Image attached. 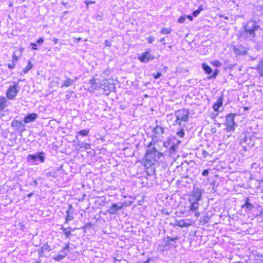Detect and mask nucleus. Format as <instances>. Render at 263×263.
Instances as JSON below:
<instances>
[{
    "mask_svg": "<svg viewBox=\"0 0 263 263\" xmlns=\"http://www.w3.org/2000/svg\"><path fill=\"white\" fill-rule=\"evenodd\" d=\"M80 148H84L85 149H89L90 148V144L87 143L82 142L79 144Z\"/></svg>",
    "mask_w": 263,
    "mask_h": 263,
    "instance_id": "2f4dec72",
    "label": "nucleus"
},
{
    "mask_svg": "<svg viewBox=\"0 0 263 263\" xmlns=\"http://www.w3.org/2000/svg\"><path fill=\"white\" fill-rule=\"evenodd\" d=\"M195 215L196 217H198L200 216V213L199 212H197L195 211Z\"/></svg>",
    "mask_w": 263,
    "mask_h": 263,
    "instance_id": "052dcab7",
    "label": "nucleus"
},
{
    "mask_svg": "<svg viewBox=\"0 0 263 263\" xmlns=\"http://www.w3.org/2000/svg\"><path fill=\"white\" fill-rule=\"evenodd\" d=\"M37 117V115L36 113L28 114L24 118V122L25 123H29L35 120Z\"/></svg>",
    "mask_w": 263,
    "mask_h": 263,
    "instance_id": "4468645a",
    "label": "nucleus"
},
{
    "mask_svg": "<svg viewBox=\"0 0 263 263\" xmlns=\"http://www.w3.org/2000/svg\"><path fill=\"white\" fill-rule=\"evenodd\" d=\"M257 69L261 77L263 76V60L259 62L257 65Z\"/></svg>",
    "mask_w": 263,
    "mask_h": 263,
    "instance_id": "bb28decb",
    "label": "nucleus"
},
{
    "mask_svg": "<svg viewBox=\"0 0 263 263\" xmlns=\"http://www.w3.org/2000/svg\"><path fill=\"white\" fill-rule=\"evenodd\" d=\"M69 249V243H67L63 248V250L67 251Z\"/></svg>",
    "mask_w": 263,
    "mask_h": 263,
    "instance_id": "603ef678",
    "label": "nucleus"
},
{
    "mask_svg": "<svg viewBox=\"0 0 263 263\" xmlns=\"http://www.w3.org/2000/svg\"><path fill=\"white\" fill-rule=\"evenodd\" d=\"M147 40L149 44H151L154 41V38L152 36H149L147 38Z\"/></svg>",
    "mask_w": 263,
    "mask_h": 263,
    "instance_id": "a18cd8bd",
    "label": "nucleus"
},
{
    "mask_svg": "<svg viewBox=\"0 0 263 263\" xmlns=\"http://www.w3.org/2000/svg\"><path fill=\"white\" fill-rule=\"evenodd\" d=\"M208 221V217H204L203 218V222L204 223H206Z\"/></svg>",
    "mask_w": 263,
    "mask_h": 263,
    "instance_id": "bf43d9fd",
    "label": "nucleus"
},
{
    "mask_svg": "<svg viewBox=\"0 0 263 263\" xmlns=\"http://www.w3.org/2000/svg\"><path fill=\"white\" fill-rule=\"evenodd\" d=\"M20 89L19 84L17 82H14L13 85L10 86L7 89L6 95L9 100H14Z\"/></svg>",
    "mask_w": 263,
    "mask_h": 263,
    "instance_id": "39448f33",
    "label": "nucleus"
},
{
    "mask_svg": "<svg viewBox=\"0 0 263 263\" xmlns=\"http://www.w3.org/2000/svg\"><path fill=\"white\" fill-rule=\"evenodd\" d=\"M66 257V254H59L58 255H57V256L55 257L54 258V259L56 261H60L62 259H63L64 258H65Z\"/></svg>",
    "mask_w": 263,
    "mask_h": 263,
    "instance_id": "72a5a7b5",
    "label": "nucleus"
},
{
    "mask_svg": "<svg viewBox=\"0 0 263 263\" xmlns=\"http://www.w3.org/2000/svg\"><path fill=\"white\" fill-rule=\"evenodd\" d=\"M255 140V137L252 136L249 138L247 136H245L243 138H241L240 140V144L242 146L245 151H247V148H251L253 147L254 144V141Z\"/></svg>",
    "mask_w": 263,
    "mask_h": 263,
    "instance_id": "0eeeda50",
    "label": "nucleus"
},
{
    "mask_svg": "<svg viewBox=\"0 0 263 263\" xmlns=\"http://www.w3.org/2000/svg\"><path fill=\"white\" fill-rule=\"evenodd\" d=\"M17 60H18L17 57L15 54H13V55L12 56V63H14L15 64L17 62Z\"/></svg>",
    "mask_w": 263,
    "mask_h": 263,
    "instance_id": "79ce46f5",
    "label": "nucleus"
},
{
    "mask_svg": "<svg viewBox=\"0 0 263 263\" xmlns=\"http://www.w3.org/2000/svg\"><path fill=\"white\" fill-rule=\"evenodd\" d=\"M186 18L185 15L181 16L178 20V22L179 23H183L185 22Z\"/></svg>",
    "mask_w": 263,
    "mask_h": 263,
    "instance_id": "58836bf2",
    "label": "nucleus"
},
{
    "mask_svg": "<svg viewBox=\"0 0 263 263\" xmlns=\"http://www.w3.org/2000/svg\"><path fill=\"white\" fill-rule=\"evenodd\" d=\"M202 155L205 158L208 155H209V153L206 151H203Z\"/></svg>",
    "mask_w": 263,
    "mask_h": 263,
    "instance_id": "3c124183",
    "label": "nucleus"
},
{
    "mask_svg": "<svg viewBox=\"0 0 263 263\" xmlns=\"http://www.w3.org/2000/svg\"><path fill=\"white\" fill-rule=\"evenodd\" d=\"M250 199L249 198H246L244 204L242 205V209L246 208L247 210L251 211L254 208V206L250 202Z\"/></svg>",
    "mask_w": 263,
    "mask_h": 263,
    "instance_id": "f3484780",
    "label": "nucleus"
},
{
    "mask_svg": "<svg viewBox=\"0 0 263 263\" xmlns=\"http://www.w3.org/2000/svg\"><path fill=\"white\" fill-rule=\"evenodd\" d=\"M203 10V6L202 5L200 6L197 10H196L193 11V15L195 17L197 16L200 13V12Z\"/></svg>",
    "mask_w": 263,
    "mask_h": 263,
    "instance_id": "7c9ffc66",
    "label": "nucleus"
},
{
    "mask_svg": "<svg viewBox=\"0 0 263 263\" xmlns=\"http://www.w3.org/2000/svg\"><path fill=\"white\" fill-rule=\"evenodd\" d=\"M44 42V39L42 38V37H40L37 41H36V43L37 44H39L40 45H41L42 44H43Z\"/></svg>",
    "mask_w": 263,
    "mask_h": 263,
    "instance_id": "49530a36",
    "label": "nucleus"
},
{
    "mask_svg": "<svg viewBox=\"0 0 263 263\" xmlns=\"http://www.w3.org/2000/svg\"><path fill=\"white\" fill-rule=\"evenodd\" d=\"M41 249H43V251L50 252L52 250L51 247L48 245L47 243H45L41 248Z\"/></svg>",
    "mask_w": 263,
    "mask_h": 263,
    "instance_id": "473e14b6",
    "label": "nucleus"
},
{
    "mask_svg": "<svg viewBox=\"0 0 263 263\" xmlns=\"http://www.w3.org/2000/svg\"><path fill=\"white\" fill-rule=\"evenodd\" d=\"M103 85L104 86V89L105 91H114L116 89L115 85L112 80H106Z\"/></svg>",
    "mask_w": 263,
    "mask_h": 263,
    "instance_id": "f8f14e48",
    "label": "nucleus"
},
{
    "mask_svg": "<svg viewBox=\"0 0 263 263\" xmlns=\"http://www.w3.org/2000/svg\"><path fill=\"white\" fill-rule=\"evenodd\" d=\"M139 60L141 62L146 63L150 60L154 59V56L151 54L149 51H146L143 52L142 55L139 57Z\"/></svg>",
    "mask_w": 263,
    "mask_h": 263,
    "instance_id": "9b49d317",
    "label": "nucleus"
},
{
    "mask_svg": "<svg viewBox=\"0 0 263 263\" xmlns=\"http://www.w3.org/2000/svg\"><path fill=\"white\" fill-rule=\"evenodd\" d=\"M27 160L28 161H31L32 163H34L37 160L36 154H29L27 157Z\"/></svg>",
    "mask_w": 263,
    "mask_h": 263,
    "instance_id": "a878e982",
    "label": "nucleus"
},
{
    "mask_svg": "<svg viewBox=\"0 0 263 263\" xmlns=\"http://www.w3.org/2000/svg\"><path fill=\"white\" fill-rule=\"evenodd\" d=\"M260 27L258 23L254 21H249L243 24V29H241L237 35L239 40H250L253 41L259 35L257 33L261 30Z\"/></svg>",
    "mask_w": 263,
    "mask_h": 263,
    "instance_id": "f257e3e1",
    "label": "nucleus"
},
{
    "mask_svg": "<svg viewBox=\"0 0 263 263\" xmlns=\"http://www.w3.org/2000/svg\"><path fill=\"white\" fill-rule=\"evenodd\" d=\"M61 254H66V256L67 255V252H66V251H65V250H63V249H62V250L61 251Z\"/></svg>",
    "mask_w": 263,
    "mask_h": 263,
    "instance_id": "0e129e2a",
    "label": "nucleus"
},
{
    "mask_svg": "<svg viewBox=\"0 0 263 263\" xmlns=\"http://www.w3.org/2000/svg\"><path fill=\"white\" fill-rule=\"evenodd\" d=\"M153 132L154 133V135L152 137V140L154 141V143H156V141L158 140H161L159 139L161 136L164 133V128L157 125L153 129Z\"/></svg>",
    "mask_w": 263,
    "mask_h": 263,
    "instance_id": "6e6552de",
    "label": "nucleus"
},
{
    "mask_svg": "<svg viewBox=\"0 0 263 263\" xmlns=\"http://www.w3.org/2000/svg\"><path fill=\"white\" fill-rule=\"evenodd\" d=\"M111 42L108 40H106L105 41V44L106 46L110 47L111 46Z\"/></svg>",
    "mask_w": 263,
    "mask_h": 263,
    "instance_id": "8fccbe9b",
    "label": "nucleus"
},
{
    "mask_svg": "<svg viewBox=\"0 0 263 263\" xmlns=\"http://www.w3.org/2000/svg\"><path fill=\"white\" fill-rule=\"evenodd\" d=\"M89 133V129H84L81 130L80 131H79L77 133V135L76 136V139L78 140V135L85 137V136H88Z\"/></svg>",
    "mask_w": 263,
    "mask_h": 263,
    "instance_id": "aec40b11",
    "label": "nucleus"
},
{
    "mask_svg": "<svg viewBox=\"0 0 263 263\" xmlns=\"http://www.w3.org/2000/svg\"><path fill=\"white\" fill-rule=\"evenodd\" d=\"M72 205H70L69 206V209H68V210H70V209H72Z\"/></svg>",
    "mask_w": 263,
    "mask_h": 263,
    "instance_id": "774afa93",
    "label": "nucleus"
},
{
    "mask_svg": "<svg viewBox=\"0 0 263 263\" xmlns=\"http://www.w3.org/2000/svg\"><path fill=\"white\" fill-rule=\"evenodd\" d=\"M155 143H154V141H152L148 145V149L146 151V153L145 155L149 154L150 153H154L157 154V155H160V152H159L157 151L156 148L152 146L153 145H154Z\"/></svg>",
    "mask_w": 263,
    "mask_h": 263,
    "instance_id": "dca6fc26",
    "label": "nucleus"
},
{
    "mask_svg": "<svg viewBox=\"0 0 263 263\" xmlns=\"http://www.w3.org/2000/svg\"><path fill=\"white\" fill-rule=\"evenodd\" d=\"M185 16H186V18H189L190 21H193V17L191 15H187Z\"/></svg>",
    "mask_w": 263,
    "mask_h": 263,
    "instance_id": "4d7b16f0",
    "label": "nucleus"
},
{
    "mask_svg": "<svg viewBox=\"0 0 263 263\" xmlns=\"http://www.w3.org/2000/svg\"><path fill=\"white\" fill-rule=\"evenodd\" d=\"M189 114V110L184 108L177 111L175 114L176 120L174 124L180 126L181 124V122H187Z\"/></svg>",
    "mask_w": 263,
    "mask_h": 263,
    "instance_id": "20e7f679",
    "label": "nucleus"
},
{
    "mask_svg": "<svg viewBox=\"0 0 263 263\" xmlns=\"http://www.w3.org/2000/svg\"><path fill=\"white\" fill-rule=\"evenodd\" d=\"M178 237H171L169 236H167L166 239H165V241L166 242V246H173V244L171 243V241H175L177 240H178Z\"/></svg>",
    "mask_w": 263,
    "mask_h": 263,
    "instance_id": "393cba45",
    "label": "nucleus"
},
{
    "mask_svg": "<svg viewBox=\"0 0 263 263\" xmlns=\"http://www.w3.org/2000/svg\"><path fill=\"white\" fill-rule=\"evenodd\" d=\"M33 193H30L27 195V197L29 198H30L31 197H32L33 196Z\"/></svg>",
    "mask_w": 263,
    "mask_h": 263,
    "instance_id": "69168bd1",
    "label": "nucleus"
},
{
    "mask_svg": "<svg viewBox=\"0 0 263 263\" xmlns=\"http://www.w3.org/2000/svg\"><path fill=\"white\" fill-rule=\"evenodd\" d=\"M235 115L233 114H230L226 117V130L227 132H233L235 130L236 124L234 122Z\"/></svg>",
    "mask_w": 263,
    "mask_h": 263,
    "instance_id": "423d86ee",
    "label": "nucleus"
},
{
    "mask_svg": "<svg viewBox=\"0 0 263 263\" xmlns=\"http://www.w3.org/2000/svg\"><path fill=\"white\" fill-rule=\"evenodd\" d=\"M218 72V69H216L214 73L212 74L211 77L212 78H215L216 77V76L217 75V73Z\"/></svg>",
    "mask_w": 263,
    "mask_h": 263,
    "instance_id": "09e8293b",
    "label": "nucleus"
},
{
    "mask_svg": "<svg viewBox=\"0 0 263 263\" xmlns=\"http://www.w3.org/2000/svg\"><path fill=\"white\" fill-rule=\"evenodd\" d=\"M73 213L69 210L66 211V217L65 218V223H67L69 221L73 220L74 217L72 215Z\"/></svg>",
    "mask_w": 263,
    "mask_h": 263,
    "instance_id": "5701e85b",
    "label": "nucleus"
},
{
    "mask_svg": "<svg viewBox=\"0 0 263 263\" xmlns=\"http://www.w3.org/2000/svg\"><path fill=\"white\" fill-rule=\"evenodd\" d=\"M36 159H39L41 163H43L45 160V153L43 152H37L36 153Z\"/></svg>",
    "mask_w": 263,
    "mask_h": 263,
    "instance_id": "4be33fe9",
    "label": "nucleus"
},
{
    "mask_svg": "<svg viewBox=\"0 0 263 263\" xmlns=\"http://www.w3.org/2000/svg\"><path fill=\"white\" fill-rule=\"evenodd\" d=\"M223 99L222 98H219L217 102L215 103L213 105V109L215 111H218L220 107L223 104Z\"/></svg>",
    "mask_w": 263,
    "mask_h": 263,
    "instance_id": "6ab92c4d",
    "label": "nucleus"
},
{
    "mask_svg": "<svg viewBox=\"0 0 263 263\" xmlns=\"http://www.w3.org/2000/svg\"><path fill=\"white\" fill-rule=\"evenodd\" d=\"M177 135L180 138H182L184 135V129L182 128L179 131L177 132Z\"/></svg>",
    "mask_w": 263,
    "mask_h": 263,
    "instance_id": "4c0bfd02",
    "label": "nucleus"
},
{
    "mask_svg": "<svg viewBox=\"0 0 263 263\" xmlns=\"http://www.w3.org/2000/svg\"><path fill=\"white\" fill-rule=\"evenodd\" d=\"M162 156V154L161 153H160V155H157V154H155V153L145 155V167L147 168L152 167L153 172H154L155 168L154 166L155 165L156 163L158 162V160Z\"/></svg>",
    "mask_w": 263,
    "mask_h": 263,
    "instance_id": "7ed1b4c3",
    "label": "nucleus"
},
{
    "mask_svg": "<svg viewBox=\"0 0 263 263\" xmlns=\"http://www.w3.org/2000/svg\"><path fill=\"white\" fill-rule=\"evenodd\" d=\"M11 126L15 129L23 132L25 130V126L22 123V122L18 121L16 120H13L11 122Z\"/></svg>",
    "mask_w": 263,
    "mask_h": 263,
    "instance_id": "9d476101",
    "label": "nucleus"
},
{
    "mask_svg": "<svg viewBox=\"0 0 263 263\" xmlns=\"http://www.w3.org/2000/svg\"><path fill=\"white\" fill-rule=\"evenodd\" d=\"M44 251H43V249H41V248H40V250H39V253L40 256H43V254Z\"/></svg>",
    "mask_w": 263,
    "mask_h": 263,
    "instance_id": "5fc2aeb1",
    "label": "nucleus"
},
{
    "mask_svg": "<svg viewBox=\"0 0 263 263\" xmlns=\"http://www.w3.org/2000/svg\"><path fill=\"white\" fill-rule=\"evenodd\" d=\"M209 171L208 170H204L202 172V175L204 177L207 176L209 175Z\"/></svg>",
    "mask_w": 263,
    "mask_h": 263,
    "instance_id": "37998d69",
    "label": "nucleus"
},
{
    "mask_svg": "<svg viewBox=\"0 0 263 263\" xmlns=\"http://www.w3.org/2000/svg\"><path fill=\"white\" fill-rule=\"evenodd\" d=\"M164 38L161 39L160 40V42L161 43H163V44H164L165 43H164Z\"/></svg>",
    "mask_w": 263,
    "mask_h": 263,
    "instance_id": "338daca9",
    "label": "nucleus"
},
{
    "mask_svg": "<svg viewBox=\"0 0 263 263\" xmlns=\"http://www.w3.org/2000/svg\"><path fill=\"white\" fill-rule=\"evenodd\" d=\"M59 41V39L57 38H54L53 39V42L55 44H57Z\"/></svg>",
    "mask_w": 263,
    "mask_h": 263,
    "instance_id": "13d9d810",
    "label": "nucleus"
},
{
    "mask_svg": "<svg viewBox=\"0 0 263 263\" xmlns=\"http://www.w3.org/2000/svg\"><path fill=\"white\" fill-rule=\"evenodd\" d=\"M96 18L97 20H101L102 19V17L100 15H98L96 16Z\"/></svg>",
    "mask_w": 263,
    "mask_h": 263,
    "instance_id": "e2e57ef3",
    "label": "nucleus"
},
{
    "mask_svg": "<svg viewBox=\"0 0 263 263\" xmlns=\"http://www.w3.org/2000/svg\"><path fill=\"white\" fill-rule=\"evenodd\" d=\"M64 77L65 78V80L64 81L63 85H62V87H69L71 86L76 80H78V78L77 77H75L74 79H70L66 76H65Z\"/></svg>",
    "mask_w": 263,
    "mask_h": 263,
    "instance_id": "2eb2a0df",
    "label": "nucleus"
},
{
    "mask_svg": "<svg viewBox=\"0 0 263 263\" xmlns=\"http://www.w3.org/2000/svg\"><path fill=\"white\" fill-rule=\"evenodd\" d=\"M152 260L151 258H147L144 263H149Z\"/></svg>",
    "mask_w": 263,
    "mask_h": 263,
    "instance_id": "6e6d98bb",
    "label": "nucleus"
},
{
    "mask_svg": "<svg viewBox=\"0 0 263 263\" xmlns=\"http://www.w3.org/2000/svg\"><path fill=\"white\" fill-rule=\"evenodd\" d=\"M8 101L5 97H0V110L4 111L5 108L8 106Z\"/></svg>",
    "mask_w": 263,
    "mask_h": 263,
    "instance_id": "a211bd4d",
    "label": "nucleus"
},
{
    "mask_svg": "<svg viewBox=\"0 0 263 263\" xmlns=\"http://www.w3.org/2000/svg\"><path fill=\"white\" fill-rule=\"evenodd\" d=\"M211 64L213 66H216L217 67H220L222 65L220 61H218V60H215L214 61L212 62Z\"/></svg>",
    "mask_w": 263,
    "mask_h": 263,
    "instance_id": "f704fd0d",
    "label": "nucleus"
},
{
    "mask_svg": "<svg viewBox=\"0 0 263 263\" xmlns=\"http://www.w3.org/2000/svg\"><path fill=\"white\" fill-rule=\"evenodd\" d=\"M234 53L238 55H246L247 52V49L242 46H239L234 48Z\"/></svg>",
    "mask_w": 263,
    "mask_h": 263,
    "instance_id": "ddd939ff",
    "label": "nucleus"
},
{
    "mask_svg": "<svg viewBox=\"0 0 263 263\" xmlns=\"http://www.w3.org/2000/svg\"><path fill=\"white\" fill-rule=\"evenodd\" d=\"M258 166V165L256 163H253L252 164V168H255L256 169Z\"/></svg>",
    "mask_w": 263,
    "mask_h": 263,
    "instance_id": "864d4df0",
    "label": "nucleus"
},
{
    "mask_svg": "<svg viewBox=\"0 0 263 263\" xmlns=\"http://www.w3.org/2000/svg\"><path fill=\"white\" fill-rule=\"evenodd\" d=\"M204 191L197 186H194L193 190L189 195V201L190 203V210L197 211L199 206V201L201 200Z\"/></svg>",
    "mask_w": 263,
    "mask_h": 263,
    "instance_id": "f03ea898",
    "label": "nucleus"
},
{
    "mask_svg": "<svg viewBox=\"0 0 263 263\" xmlns=\"http://www.w3.org/2000/svg\"><path fill=\"white\" fill-rule=\"evenodd\" d=\"M202 68L205 73L207 74H211L212 72V68L205 63L202 64Z\"/></svg>",
    "mask_w": 263,
    "mask_h": 263,
    "instance_id": "b1692460",
    "label": "nucleus"
},
{
    "mask_svg": "<svg viewBox=\"0 0 263 263\" xmlns=\"http://www.w3.org/2000/svg\"><path fill=\"white\" fill-rule=\"evenodd\" d=\"M30 45H31V46L32 47V50H37V49H38L37 45V43H31Z\"/></svg>",
    "mask_w": 263,
    "mask_h": 263,
    "instance_id": "a19ab883",
    "label": "nucleus"
},
{
    "mask_svg": "<svg viewBox=\"0 0 263 263\" xmlns=\"http://www.w3.org/2000/svg\"><path fill=\"white\" fill-rule=\"evenodd\" d=\"M61 229L64 232V234L66 236V237L67 238H69V236L71 235V231H68V229H66V228H64L63 226L61 227Z\"/></svg>",
    "mask_w": 263,
    "mask_h": 263,
    "instance_id": "c85d7f7f",
    "label": "nucleus"
},
{
    "mask_svg": "<svg viewBox=\"0 0 263 263\" xmlns=\"http://www.w3.org/2000/svg\"><path fill=\"white\" fill-rule=\"evenodd\" d=\"M84 2L86 4V5L87 6H88L89 5H90L91 4H95V1H88V0H86Z\"/></svg>",
    "mask_w": 263,
    "mask_h": 263,
    "instance_id": "c03bdc74",
    "label": "nucleus"
},
{
    "mask_svg": "<svg viewBox=\"0 0 263 263\" xmlns=\"http://www.w3.org/2000/svg\"><path fill=\"white\" fill-rule=\"evenodd\" d=\"M32 185H37V182L36 180H34L32 182Z\"/></svg>",
    "mask_w": 263,
    "mask_h": 263,
    "instance_id": "680f3d73",
    "label": "nucleus"
},
{
    "mask_svg": "<svg viewBox=\"0 0 263 263\" xmlns=\"http://www.w3.org/2000/svg\"><path fill=\"white\" fill-rule=\"evenodd\" d=\"M162 76L161 73L160 72H157L156 73H153V76L155 79H157L159 78Z\"/></svg>",
    "mask_w": 263,
    "mask_h": 263,
    "instance_id": "ea45409f",
    "label": "nucleus"
},
{
    "mask_svg": "<svg viewBox=\"0 0 263 263\" xmlns=\"http://www.w3.org/2000/svg\"><path fill=\"white\" fill-rule=\"evenodd\" d=\"M172 30L170 28H164L161 30V33L163 34H169L171 32Z\"/></svg>",
    "mask_w": 263,
    "mask_h": 263,
    "instance_id": "e433bc0d",
    "label": "nucleus"
},
{
    "mask_svg": "<svg viewBox=\"0 0 263 263\" xmlns=\"http://www.w3.org/2000/svg\"><path fill=\"white\" fill-rule=\"evenodd\" d=\"M180 142V141H177V144H175L174 142L172 143V144L170 146V148L168 149L170 154H173L176 151L177 145L179 144Z\"/></svg>",
    "mask_w": 263,
    "mask_h": 263,
    "instance_id": "412c9836",
    "label": "nucleus"
},
{
    "mask_svg": "<svg viewBox=\"0 0 263 263\" xmlns=\"http://www.w3.org/2000/svg\"><path fill=\"white\" fill-rule=\"evenodd\" d=\"M33 67V64L31 63V62L29 61L28 62V64L27 65L26 67H25V68H24V69H23V71L25 73H26L29 70H30L31 69H32Z\"/></svg>",
    "mask_w": 263,
    "mask_h": 263,
    "instance_id": "cd10ccee",
    "label": "nucleus"
},
{
    "mask_svg": "<svg viewBox=\"0 0 263 263\" xmlns=\"http://www.w3.org/2000/svg\"><path fill=\"white\" fill-rule=\"evenodd\" d=\"M44 174L46 177H53L55 178L57 177V175L55 172H44Z\"/></svg>",
    "mask_w": 263,
    "mask_h": 263,
    "instance_id": "c756f323",
    "label": "nucleus"
},
{
    "mask_svg": "<svg viewBox=\"0 0 263 263\" xmlns=\"http://www.w3.org/2000/svg\"><path fill=\"white\" fill-rule=\"evenodd\" d=\"M124 206V203L122 202H118V203H112L111 206L108 208L107 212L110 215H115L117 212L121 210Z\"/></svg>",
    "mask_w": 263,
    "mask_h": 263,
    "instance_id": "1a4fd4ad",
    "label": "nucleus"
},
{
    "mask_svg": "<svg viewBox=\"0 0 263 263\" xmlns=\"http://www.w3.org/2000/svg\"><path fill=\"white\" fill-rule=\"evenodd\" d=\"M15 66V64L14 63H12L11 64H8V67L9 69H13Z\"/></svg>",
    "mask_w": 263,
    "mask_h": 263,
    "instance_id": "de8ad7c7",
    "label": "nucleus"
},
{
    "mask_svg": "<svg viewBox=\"0 0 263 263\" xmlns=\"http://www.w3.org/2000/svg\"><path fill=\"white\" fill-rule=\"evenodd\" d=\"M172 143H173L172 140H169L168 141L163 143V146L168 149L170 146L172 144Z\"/></svg>",
    "mask_w": 263,
    "mask_h": 263,
    "instance_id": "c9c22d12",
    "label": "nucleus"
}]
</instances>
